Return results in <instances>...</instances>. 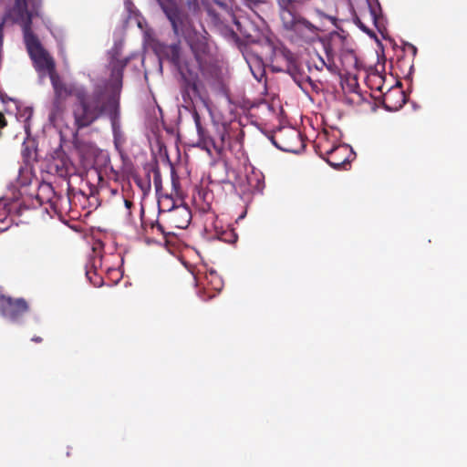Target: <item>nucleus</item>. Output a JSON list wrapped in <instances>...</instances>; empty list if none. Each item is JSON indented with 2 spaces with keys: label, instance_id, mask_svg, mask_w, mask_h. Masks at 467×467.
I'll return each mask as SVG.
<instances>
[{
  "label": "nucleus",
  "instance_id": "13",
  "mask_svg": "<svg viewBox=\"0 0 467 467\" xmlns=\"http://www.w3.org/2000/svg\"><path fill=\"white\" fill-rule=\"evenodd\" d=\"M169 55L171 57V60L175 64H180V48L178 45H171L169 47Z\"/></svg>",
  "mask_w": 467,
  "mask_h": 467
},
{
  "label": "nucleus",
  "instance_id": "5",
  "mask_svg": "<svg viewBox=\"0 0 467 467\" xmlns=\"http://www.w3.org/2000/svg\"><path fill=\"white\" fill-rule=\"evenodd\" d=\"M27 2L32 3L35 7L36 0H16L15 6L9 11V16L15 21L22 23L25 30L30 29L33 17V12L28 11Z\"/></svg>",
  "mask_w": 467,
  "mask_h": 467
},
{
  "label": "nucleus",
  "instance_id": "23",
  "mask_svg": "<svg viewBox=\"0 0 467 467\" xmlns=\"http://www.w3.org/2000/svg\"><path fill=\"white\" fill-rule=\"evenodd\" d=\"M189 5L192 4V2H193L194 0H185Z\"/></svg>",
  "mask_w": 467,
  "mask_h": 467
},
{
  "label": "nucleus",
  "instance_id": "1",
  "mask_svg": "<svg viewBox=\"0 0 467 467\" xmlns=\"http://www.w3.org/2000/svg\"><path fill=\"white\" fill-rule=\"evenodd\" d=\"M125 64L118 61L113 66L110 84L112 91L107 87L97 86L88 93L83 87L73 85L74 96L78 101L74 109V118L78 127H87L104 114L109 118L119 111V99L115 92L121 87V72Z\"/></svg>",
  "mask_w": 467,
  "mask_h": 467
},
{
  "label": "nucleus",
  "instance_id": "8",
  "mask_svg": "<svg viewBox=\"0 0 467 467\" xmlns=\"http://www.w3.org/2000/svg\"><path fill=\"white\" fill-rule=\"evenodd\" d=\"M119 111L115 112V114H113L111 117H109V119L111 122V127H112V131H113V136H114V143H115V147L118 150H119L120 146L124 142V138H123V134L120 130V124H119Z\"/></svg>",
  "mask_w": 467,
  "mask_h": 467
},
{
  "label": "nucleus",
  "instance_id": "2",
  "mask_svg": "<svg viewBox=\"0 0 467 467\" xmlns=\"http://www.w3.org/2000/svg\"><path fill=\"white\" fill-rule=\"evenodd\" d=\"M25 43L35 67L40 74L47 73L54 88L55 98L50 109L49 120L56 123L61 117L64 109V100L74 95L73 85L63 83L54 69V61L49 54L41 46L39 40L33 35L31 29H26Z\"/></svg>",
  "mask_w": 467,
  "mask_h": 467
},
{
  "label": "nucleus",
  "instance_id": "18",
  "mask_svg": "<svg viewBox=\"0 0 467 467\" xmlns=\"http://www.w3.org/2000/svg\"><path fill=\"white\" fill-rule=\"evenodd\" d=\"M289 133H290V137L299 140L300 135H299V133L296 130H290Z\"/></svg>",
  "mask_w": 467,
  "mask_h": 467
},
{
  "label": "nucleus",
  "instance_id": "15",
  "mask_svg": "<svg viewBox=\"0 0 467 467\" xmlns=\"http://www.w3.org/2000/svg\"><path fill=\"white\" fill-rule=\"evenodd\" d=\"M348 161V159H344L343 161H335L333 160H328L327 162L332 166V167H335V168H338L341 166V164H344Z\"/></svg>",
  "mask_w": 467,
  "mask_h": 467
},
{
  "label": "nucleus",
  "instance_id": "6",
  "mask_svg": "<svg viewBox=\"0 0 467 467\" xmlns=\"http://www.w3.org/2000/svg\"><path fill=\"white\" fill-rule=\"evenodd\" d=\"M168 212L171 213L170 220L171 222L180 229H184L188 226L191 221V212L185 206H174L171 204V208L167 209Z\"/></svg>",
  "mask_w": 467,
  "mask_h": 467
},
{
  "label": "nucleus",
  "instance_id": "16",
  "mask_svg": "<svg viewBox=\"0 0 467 467\" xmlns=\"http://www.w3.org/2000/svg\"><path fill=\"white\" fill-rule=\"evenodd\" d=\"M356 24L359 28H361L364 32L370 35L369 29L361 22L359 18H356Z\"/></svg>",
  "mask_w": 467,
  "mask_h": 467
},
{
  "label": "nucleus",
  "instance_id": "10",
  "mask_svg": "<svg viewBox=\"0 0 467 467\" xmlns=\"http://www.w3.org/2000/svg\"><path fill=\"white\" fill-rule=\"evenodd\" d=\"M193 119L194 123L197 129V133L199 136V143L203 144V146H206L208 141L210 140V138L206 135L205 130L202 127L201 121H200V116L197 112L193 113Z\"/></svg>",
  "mask_w": 467,
  "mask_h": 467
},
{
  "label": "nucleus",
  "instance_id": "7",
  "mask_svg": "<svg viewBox=\"0 0 467 467\" xmlns=\"http://www.w3.org/2000/svg\"><path fill=\"white\" fill-rule=\"evenodd\" d=\"M280 16L284 26L289 30L296 31L301 26H309V23L297 14V11H283L280 12Z\"/></svg>",
  "mask_w": 467,
  "mask_h": 467
},
{
  "label": "nucleus",
  "instance_id": "3",
  "mask_svg": "<svg viewBox=\"0 0 467 467\" xmlns=\"http://www.w3.org/2000/svg\"><path fill=\"white\" fill-rule=\"evenodd\" d=\"M157 2L169 19L174 34L187 40L196 59L201 62V54L206 49L204 36L196 33L188 15L179 8L174 0H157Z\"/></svg>",
  "mask_w": 467,
  "mask_h": 467
},
{
  "label": "nucleus",
  "instance_id": "20",
  "mask_svg": "<svg viewBox=\"0 0 467 467\" xmlns=\"http://www.w3.org/2000/svg\"><path fill=\"white\" fill-rule=\"evenodd\" d=\"M283 150L285 151H291V152H295L296 151L295 149H293L292 147H289V146L283 148Z\"/></svg>",
  "mask_w": 467,
  "mask_h": 467
},
{
  "label": "nucleus",
  "instance_id": "21",
  "mask_svg": "<svg viewBox=\"0 0 467 467\" xmlns=\"http://www.w3.org/2000/svg\"><path fill=\"white\" fill-rule=\"evenodd\" d=\"M33 340L36 341V342H39V341H41V338L40 337H35V338H33Z\"/></svg>",
  "mask_w": 467,
  "mask_h": 467
},
{
  "label": "nucleus",
  "instance_id": "9",
  "mask_svg": "<svg viewBox=\"0 0 467 467\" xmlns=\"http://www.w3.org/2000/svg\"><path fill=\"white\" fill-rule=\"evenodd\" d=\"M367 5L369 12V16L373 21V24L379 27V19L381 16V8L377 0H367Z\"/></svg>",
  "mask_w": 467,
  "mask_h": 467
},
{
  "label": "nucleus",
  "instance_id": "22",
  "mask_svg": "<svg viewBox=\"0 0 467 467\" xmlns=\"http://www.w3.org/2000/svg\"><path fill=\"white\" fill-rule=\"evenodd\" d=\"M320 63H321V67L325 66V61L322 58H320Z\"/></svg>",
  "mask_w": 467,
  "mask_h": 467
},
{
  "label": "nucleus",
  "instance_id": "11",
  "mask_svg": "<svg viewBox=\"0 0 467 467\" xmlns=\"http://www.w3.org/2000/svg\"><path fill=\"white\" fill-rule=\"evenodd\" d=\"M280 12L283 11H297L299 2L295 0H277Z\"/></svg>",
  "mask_w": 467,
  "mask_h": 467
},
{
  "label": "nucleus",
  "instance_id": "19",
  "mask_svg": "<svg viewBox=\"0 0 467 467\" xmlns=\"http://www.w3.org/2000/svg\"><path fill=\"white\" fill-rule=\"evenodd\" d=\"M5 126V120L3 114L0 113V129Z\"/></svg>",
  "mask_w": 467,
  "mask_h": 467
},
{
  "label": "nucleus",
  "instance_id": "14",
  "mask_svg": "<svg viewBox=\"0 0 467 467\" xmlns=\"http://www.w3.org/2000/svg\"><path fill=\"white\" fill-rule=\"evenodd\" d=\"M167 202H172V200L168 196L161 197L159 200V208L161 212L167 211L168 208L171 207Z\"/></svg>",
  "mask_w": 467,
  "mask_h": 467
},
{
  "label": "nucleus",
  "instance_id": "12",
  "mask_svg": "<svg viewBox=\"0 0 467 467\" xmlns=\"http://www.w3.org/2000/svg\"><path fill=\"white\" fill-rule=\"evenodd\" d=\"M31 116H32V109L30 108H25L19 113V120L23 121L25 123L24 124V128H25L26 132L28 130L27 121L31 118Z\"/></svg>",
  "mask_w": 467,
  "mask_h": 467
},
{
  "label": "nucleus",
  "instance_id": "4",
  "mask_svg": "<svg viewBox=\"0 0 467 467\" xmlns=\"http://www.w3.org/2000/svg\"><path fill=\"white\" fill-rule=\"evenodd\" d=\"M28 309L27 304L24 299H13L9 296H0V311L2 315L10 319L16 320Z\"/></svg>",
  "mask_w": 467,
  "mask_h": 467
},
{
  "label": "nucleus",
  "instance_id": "17",
  "mask_svg": "<svg viewBox=\"0 0 467 467\" xmlns=\"http://www.w3.org/2000/svg\"><path fill=\"white\" fill-rule=\"evenodd\" d=\"M333 151H335L336 153H337V152L346 153L348 151V146H338L335 150H333Z\"/></svg>",
  "mask_w": 467,
  "mask_h": 467
}]
</instances>
